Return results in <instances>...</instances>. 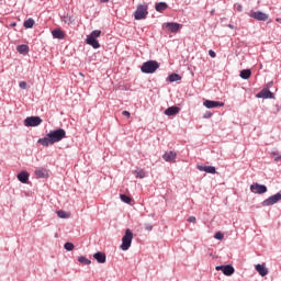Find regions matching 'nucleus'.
Instances as JSON below:
<instances>
[{"label": "nucleus", "mask_w": 281, "mask_h": 281, "mask_svg": "<svg viewBox=\"0 0 281 281\" xmlns=\"http://www.w3.org/2000/svg\"><path fill=\"white\" fill-rule=\"evenodd\" d=\"M34 19L30 18L29 20L24 21V27L26 30H30L32 27H34Z\"/></svg>", "instance_id": "26"}, {"label": "nucleus", "mask_w": 281, "mask_h": 281, "mask_svg": "<svg viewBox=\"0 0 281 281\" xmlns=\"http://www.w3.org/2000/svg\"><path fill=\"white\" fill-rule=\"evenodd\" d=\"M78 261H79L81 265H90V263H91V260L87 259L86 257H79V258H78Z\"/></svg>", "instance_id": "31"}, {"label": "nucleus", "mask_w": 281, "mask_h": 281, "mask_svg": "<svg viewBox=\"0 0 281 281\" xmlns=\"http://www.w3.org/2000/svg\"><path fill=\"white\" fill-rule=\"evenodd\" d=\"M251 19H256V21H268L269 15L267 13H263L261 11H252L250 13Z\"/></svg>", "instance_id": "9"}, {"label": "nucleus", "mask_w": 281, "mask_h": 281, "mask_svg": "<svg viewBox=\"0 0 281 281\" xmlns=\"http://www.w3.org/2000/svg\"><path fill=\"white\" fill-rule=\"evenodd\" d=\"M278 201H281V193H277L274 195H271L270 198L266 199L262 202L263 207H269L271 205H276V203H278Z\"/></svg>", "instance_id": "6"}, {"label": "nucleus", "mask_w": 281, "mask_h": 281, "mask_svg": "<svg viewBox=\"0 0 281 281\" xmlns=\"http://www.w3.org/2000/svg\"><path fill=\"white\" fill-rule=\"evenodd\" d=\"M240 78H243V80H249V78H251V70L250 69H244L240 71Z\"/></svg>", "instance_id": "24"}, {"label": "nucleus", "mask_w": 281, "mask_h": 281, "mask_svg": "<svg viewBox=\"0 0 281 281\" xmlns=\"http://www.w3.org/2000/svg\"><path fill=\"white\" fill-rule=\"evenodd\" d=\"M203 106H205L206 109H216L218 106H225V103L221 101L205 100L203 102Z\"/></svg>", "instance_id": "10"}, {"label": "nucleus", "mask_w": 281, "mask_h": 281, "mask_svg": "<svg viewBox=\"0 0 281 281\" xmlns=\"http://www.w3.org/2000/svg\"><path fill=\"white\" fill-rule=\"evenodd\" d=\"M122 115H124L125 117H131V112L128 111H123Z\"/></svg>", "instance_id": "38"}, {"label": "nucleus", "mask_w": 281, "mask_h": 281, "mask_svg": "<svg viewBox=\"0 0 281 281\" xmlns=\"http://www.w3.org/2000/svg\"><path fill=\"white\" fill-rule=\"evenodd\" d=\"M18 179L19 181H21V183H27L30 179V173L27 171H22L18 175Z\"/></svg>", "instance_id": "19"}, {"label": "nucleus", "mask_w": 281, "mask_h": 281, "mask_svg": "<svg viewBox=\"0 0 281 281\" xmlns=\"http://www.w3.org/2000/svg\"><path fill=\"white\" fill-rule=\"evenodd\" d=\"M162 159H165V160L168 161V162L176 161V159H177V153H176V151H166V153L162 155Z\"/></svg>", "instance_id": "15"}, {"label": "nucleus", "mask_w": 281, "mask_h": 281, "mask_svg": "<svg viewBox=\"0 0 281 281\" xmlns=\"http://www.w3.org/2000/svg\"><path fill=\"white\" fill-rule=\"evenodd\" d=\"M214 238H216V240H223L224 235H223V233L217 232V233H215Z\"/></svg>", "instance_id": "34"}, {"label": "nucleus", "mask_w": 281, "mask_h": 281, "mask_svg": "<svg viewBox=\"0 0 281 281\" xmlns=\"http://www.w3.org/2000/svg\"><path fill=\"white\" fill-rule=\"evenodd\" d=\"M148 16V5L146 4H138L136 11L134 12V19L136 21H142Z\"/></svg>", "instance_id": "4"}, {"label": "nucleus", "mask_w": 281, "mask_h": 281, "mask_svg": "<svg viewBox=\"0 0 281 281\" xmlns=\"http://www.w3.org/2000/svg\"><path fill=\"white\" fill-rule=\"evenodd\" d=\"M41 124H43L41 116H27L24 120V126H41Z\"/></svg>", "instance_id": "5"}, {"label": "nucleus", "mask_w": 281, "mask_h": 281, "mask_svg": "<svg viewBox=\"0 0 281 281\" xmlns=\"http://www.w3.org/2000/svg\"><path fill=\"white\" fill-rule=\"evenodd\" d=\"M237 10H238V12H243V5L239 4V5L237 7Z\"/></svg>", "instance_id": "41"}, {"label": "nucleus", "mask_w": 281, "mask_h": 281, "mask_svg": "<svg viewBox=\"0 0 281 281\" xmlns=\"http://www.w3.org/2000/svg\"><path fill=\"white\" fill-rule=\"evenodd\" d=\"M20 89H27V82L21 81L20 82Z\"/></svg>", "instance_id": "35"}, {"label": "nucleus", "mask_w": 281, "mask_h": 281, "mask_svg": "<svg viewBox=\"0 0 281 281\" xmlns=\"http://www.w3.org/2000/svg\"><path fill=\"white\" fill-rule=\"evenodd\" d=\"M101 34H102V31L94 30L91 32L90 36H92L93 38H100Z\"/></svg>", "instance_id": "30"}, {"label": "nucleus", "mask_w": 281, "mask_h": 281, "mask_svg": "<svg viewBox=\"0 0 281 281\" xmlns=\"http://www.w3.org/2000/svg\"><path fill=\"white\" fill-rule=\"evenodd\" d=\"M120 199H121V201H123V203H127V204H131V202L133 201V200L131 199V196H128V195H126V194H121V195H120Z\"/></svg>", "instance_id": "28"}, {"label": "nucleus", "mask_w": 281, "mask_h": 281, "mask_svg": "<svg viewBox=\"0 0 281 281\" xmlns=\"http://www.w3.org/2000/svg\"><path fill=\"white\" fill-rule=\"evenodd\" d=\"M209 55L211 56V58H216V53L214 50H209Z\"/></svg>", "instance_id": "37"}, {"label": "nucleus", "mask_w": 281, "mask_h": 281, "mask_svg": "<svg viewBox=\"0 0 281 281\" xmlns=\"http://www.w3.org/2000/svg\"><path fill=\"white\" fill-rule=\"evenodd\" d=\"M132 244H133V232L130 228H127L125 231V235L122 238V245H121L122 251H128V249H131Z\"/></svg>", "instance_id": "3"}, {"label": "nucleus", "mask_w": 281, "mask_h": 281, "mask_svg": "<svg viewBox=\"0 0 281 281\" xmlns=\"http://www.w3.org/2000/svg\"><path fill=\"white\" fill-rule=\"evenodd\" d=\"M200 170H203V172H207L209 175H216V167L213 166H205L200 168Z\"/></svg>", "instance_id": "22"}, {"label": "nucleus", "mask_w": 281, "mask_h": 281, "mask_svg": "<svg viewBox=\"0 0 281 281\" xmlns=\"http://www.w3.org/2000/svg\"><path fill=\"white\" fill-rule=\"evenodd\" d=\"M34 173L37 179H47V177H49V171L45 168H37Z\"/></svg>", "instance_id": "12"}, {"label": "nucleus", "mask_w": 281, "mask_h": 281, "mask_svg": "<svg viewBox=\"0 0 281 281\" xmlns=\"http://www.w3.org/2000/svg\"><path fill=\"white\" fill-rule=\"evenodd\" d=\"M136 179H144L146 177V171H144L143 169L136 170L134 172Z\"/></svg>", "instance_id": "27"}, {"label": "nucleus", "mask_w": 281, "mask_h": 281, "mask_svg": "<svg viewBox=\"0 0 281 281\" xmlns=\"http://www.w3.org/2000/svg\"><path fill=\"white\" fill-rule=\"evenodd\" d=\"M156 12H164L165 10H168V3L166 2H158L155 4Z\"/></svg>", "instance_id": "21"}, {"label": "nucleus", "mask_w": 281, "mask_h": 281, "mask_svg": "<svg viewBox=\"0 0 281 281\" xmlns=\"http://www.w3.org/2000/svg\"><path fill=\"white\" fill-rule=\"evenodd\" d=\"M179 111H181L179 106H170L165 111V115H169V116L177 115Z\"/></svg>", "instance_id": "18"}, {"label": "nucleus", "mask_w": 281, "mask_h": 281, "mask_svg": "<svg viewBox=\"0 0 281 281\" xmlns=\"http://www.w3.org/2000/svg\"><path fill=\"white\" fill-rule=\"evenodd\" d=\"M157 69H159V63L157 60L145 61L140 67L143 74H155Z\"/></svg>", "instance_id": "2"}, {"label": "nucleus", "mask_w": 281, "mask_h": 281, "mask_svg": "<svg viewBox=\"0 0 281 281\" xmlns=\"http://www.w3.org/2000/svg\"><path fill=\"white\" fill-rule=\"evenodd\" d=\"M216 271H223L224 276H233L234 273V267L227 265V266H217Z\"/></svg>", "instance_id": "13"}, {"label": "nucleus", "mask_w": 281, "mask_h": 281, "mask_svg": "<svg viewBox=\"0 0 281 281\" xmlns=\"http://www.w3.org/2000/svg\"><path fill=\"white\" fill-rule=\"evenodd\" d=\"M57 216H58L59 218H69V216H71V214H69V213H67V212H65V211H58V212H57Z\"/></svg>", "instance_id": "29"}, {"label": "nucleus", "mask_w": 281, "mask_h": 281, "mask_svg": "<svg viewBox=\"0 0 281 281\" xmlns=\"http://www.w3.org/2000/svg\"><path fill=\"white\" fill-rule=\"evenodd\" d=\"M188 223H196V217L195 216H190L188 218Z\"/></svg>", "instance_id": "36"}, {"label": "nucleus", "mask_w": 281, "mask_h": 281, "mask_svg": "<svg viewBox=\"0 0 281 281\" xmlns=\"http://www.w3.org/2000/svg\"><path fill=\"white\" fill-rule=\"evenodd\" d=\"M86 43L93 47V49H100V42H98L97 37H92V35L87 36Z\"/></svg>", "instance_id": "11"}, {"label": "nucleus", "mask_w": 281, "mask_h": 281, "mask_svg": "<svg viewBox=\"0 0 281 281\" xmlns=\"http://www.w3.org/2000/svg\"><path fill=\"white\" fill-rule=\"evenodd\" d=\"M146 229H147V232H153V226L147 225V226H146Z\"/></svg>", "instance_id": "40"}, {"label": "nucleus", "mask_w": 281, "mask_h": 281, "mask_svg": "<svg viewBox=\"0 0 281 281\" xmlns=\"http://www.w3.org/2000/svg\"><path fill=\"white\" fill-rule=\"evenodd\" d=\"M16 52H19V54H27L30 52V46L22 44L16 46Z\"/></svg>", "instance_id": "23"}, {"label": "nucleus", "mask_w": 281, "mask_h": 281, "mask_svg": "<svg viewBox=\"0 0 281 281\" xmlns=\"http://www.w3.org/2000/svg\"><path fill=\"white\" fill-rule=\"evenodd\" d=\"M162 27H165L166 30H168V32H171L172 34H177V32L181 30V24L177 22H167L162 24Z\"/></svg>", "instance_id": "7"}, {"label": "nucleus", "mask_w": 281, "mask_h": 281, "mask_svg": "<svg viewBox=\"0 0 281 281\" xmlns=\"http://www.w3.org/2000/svg\"><path fill=\"white\" fill-rule=\"evenodd\" d=\"M257 98H263V99L273 98V92L268 89H263L257 94Z\"/></svg>", "instance_id": "16"}, {"label": "nucleus", "mask_w": 281, "mask_h": 281, "mask_svg": "<svg viewBox=\"0 0 281 281\" xmlns=\"http://www.w3.org/2000/svg\"><path fill=\"white\" fill-rule=\"evenodd\" d=\"M15 25H16V23H12V24H11L12 27H15Z\"/></svg>", "instance_id": "42"}, {"label": "nucleus", "mask_w": 281, "mask_h": 281, "mask_svg": "<svg viewBox=\"0 0 281 281\" xmlns=\"http://www.w3.org/2000/svg\"><path fill=\"white\" fill-rule=\"evenodd\" d=\"M67 137V132L63 128H58L55 131H50L46 137L40 138L38 144H42V146H54V144H58V142H63Z\"/></svg>", "instance_id": "1"}, {"label": "nucleus", "mask_w": 281, "mask_h": 281, "mask_svg": "<svg viewBox=\"0 0 281 281\" xmlns=\"http://www.w3.org/2000/svg\"><path fill=\"white\" fill-rule=\"evenodd\" d=\"M169 82H179V80H181V77L179 76V74H171L168 77Z\"/></svg>", "instance_id": "25"}, {"label": "nucleus", "mask_w": 281, "mask_h": 281, "mask_svg": "<svg viewBox=\"0 0 281 281\" xmlns=\"http://www.w3.org/2000/svg\"><path fill=\"white\" fill-rule=\"evenodd\" d=\"M64 247H65V249H66L67 251H74V244H72V243H66V244L64 245Z\"/></svg>", "instance_id": "32"}, {"label": "nucleus", "mask_w": 281, "mask_h": 281, "mask_svg": "<svg viewBox=\"0 0 281 281\" xmlns=\"http://www.w3.org/2000/svg\"><path fill=\"white\" fill-rule=\"evenodd\" d=\"M212 115V112H206L205 114H204V119H207V117H210Z\"/></svg>", "instance_id": "39"}, {"label": "nucleus", "mask_w": 281, "mask_h": 281, "mask_svg": "<svg viewBox=\"0 0 281 281\" xmlns=\"http://www.w3.org/2000/svg\"><path fill=\"white\" fill-rule=\"evenodd\" d=\"M93 258H95L100 265H104V262H106V255L104 252H97L93 255Z\"/></svg>", "instance_id": "17"}, {"label": "nucleus", "mask_w": 281, "mask_h": 281, "mask_svg": "<svg viewBox=\"0 0 281 281\" xmlns=\"http://www.w3.org/2000/svg\"><path fill=\"white\" fill-rule=\"evenodd\" d=\"M52 34L55 38H58L59 41H63L65 38V32L60 29H55L52 31Z\"/></svg>", "instance_id": "20"}, {"label": "nucleus", "mask_w": 281, "mask_h": 281, "mask_svg": "<svg viewBox=\"0 0 281 281\" xmlns=\"http://www.w3.org/2000/svg\"><path fill=\"white\" fill-rule=\"evenodd\" d=\"M256 271L259 273V276H261V278H265V276L269 274V269H267V267H265V265H256L255 266Z\"/></svg>", "instance_id": "14"}, {"label": "nucleus", "mask_w": 281, "mask_h": 281, "mask_svg": "<svg viewBox=\"0 0 281 281\" xmlns=\"http://www.w3.org/2000/svg\"><path fill=\"white\" fill-rule=\"evenodd\" d=\"M250 191L254 192V194H265V192H267V186L254 183L250 186Z\"/></svg>", "instance_id": "8"}, {"label": "nucleus", "mask_w": 281, "mask_h": 281, "mask_svg": "<svg viewBox=\"0 0 281 281\" xmlns=\"http://www.w3.org/2000/svg\"><path fill=\"white\" fill-rule=\"evenodd\" d=\"M271 155H272L274 161H281V156L278 153L272 151Z\"/></svg>", "instance_id": "33"}]
</instances>
